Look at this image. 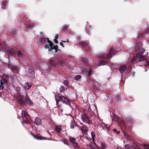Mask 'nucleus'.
Returning <instances> with one entry per match:
<instances>
[{
    "label": "nucleus",
    "instance_id": "nucleus-47",
    "mask_svg": "<svg viewBox=\"0 0 149 149\" xmlns=\"http://www.w3.org/2000/svg\"><path fill=\"white\" fill-rule=\"evenodd\" d=\"M6 54H8L9 53H8V52L6 51Z\"/></svg>",
    "mask_w": 149,
    "mask_h": 149
},
{
    "label": "nucleus",
    "instance_id": "nucleus-6",
    "mask_svg": "<svg viewBox=\"0 0 149 149\" xmlns=\"http://www.w3.org/2000/svg\"><path fill=\"white\" fill-rule=\"evenodd\" d=\"M47 42L48 44L45 45V48L48 49L49 51H50L54 49V46L51 41H49V39H47Z\"/></svg>",
    "mask_w": 149,
    "mask_h": 149
},
{
    "label": "nucleus",
    "instance_id": "nucleus-44",
    "mask_svg": "<svg viewBox=\"0 0 149 149\" xmlns=\"http://www.w3.org/2000/svg\"><path fill=\"white\" fill-rule=\"evenodd\" d=\"M104 56V55L103 54H102L101 56H100V55L99 56V57H102Z\"/></svg>",
    "mask_w": 149,
    "mask_h": 149
},
{
    "label": "nucleus",
    "instance_id": "nucleus-45",
    "mask_svg": "<svg viewBox=\"0 0 149 149\" xmlns=\"http://www.w3.org/2000/svg\"><path fill=\"white\" fill-rule=\"evenodd\" d=\"M31 134L34 137V136L35 135H34L32 133H31Z\"/></svg>",
    "mask_w": 149,
    "mask_h": 149
},
{
    "label": "nucleus",
    "instance_id": "nucleus-3",
    "mask_svg": "<svg viewBox=\"0 0 149 149\" xmlns=\"http://www.w3.org/2000/svg\"><path fill=\"white\" fill-rule=\"evenodd\" d=\"M78 126L80 128V129L83 134L85 135H87L88 128L86 126L84 125L83 123H80V125H78Z\"/></svg>",
    "mask_w": 149,
    "mask_h": 149
},
{
    "label": "nucleus",
    "instance_id": "nucleus-17",
    "mask_svg": "<svg viewBox=\"0 0 149 149\" xmlns=\"http://www.w3.org/2000/svg\"><path fill=\"white\" fill-rule=\"evenodd\" d=\"M9 76L7 75H4L3 80L4 83H7L9 79Z\"/></svg>",
    "mask_w": 149,
    "mask_h": 149
},
{
    "label": "nucleus",
    "instance_id": "nucleus-51",
    "mask_svg": "<svg viewBox=\"0 0 149 149\" xmlns=\"http://www.w3.org/2000/svg\"><path fill=\"white\" fill-rule=\"evenodd\" d=\"M62 42H66V41H63Z\"/></svg>",
    "mask_w": 149,
    "mask_h": 149
},
{
    "label": "nucleus",
    "instance_id": "nucleus-24",
    "mask_svg": "<svg viewBox=\"0 0 149 149\" xmlns=\"http://www.w3.org/2000/svg\"><path fill=\"white\" fill-rule=\"evenodd\" d=\"M34 138L38 140L45 139V138L43 139L42 137L40 136L35 135L34 136Z\"/></svg>",
    "mask_w": 149,
    "mask_h": 149
},
{
    "label": "nucleus",
    "instance_id": "nucleus-15",
    "mask_svg": "<svg viewBox=\"0 0 149 149\" xmlns=\"http://www.w3.org/2000/svg\"><path fill=\"white\" fill-rule=\"evenodd\" d=\"M111 117L112 120L113 121L116 122H117L118 121V118L116 116L115 114L112 113V115H111Z\"/></svg>",
    "mask_w": 149,
    "mask_h": 149
},
{
    "label": "nucleus",
    "instance_id": "nucleus-31",
    "mask_svg": "<svg viewBox=\"0 0 149 149\" xmlns=\"http://www.w3.org/2000/svg\"><path fill=\"white\" fill-rule=\"evenodd\" d=\"M91 136L93 139H94L95 137V133L93 132H91Z\"/></svg>",
    "mask_w": 149,
    "mask_h": 149
},
{
    "label": "nucleus",
    "instance_id": "nucleus-27",
    "mask_svg": "<svg viewBox=\"0 0 149 149\" xmlns=\"http://www.w3.org/2000/svg\"><path fill=\"white\" fill-rule=\"evenodd\" d=\"M81 76L80 75H78L75 76L74 77V79L76 80H79L81 78Z\"/></svg>",
    "mask_w": 149,
    "mask_h": 149
},
{
    "label": "nucleus",
    "instance_id": "nucleus-10",
    "mask_svg": "<svg viewBox=\"0 0 149 149\" xmlns=\"http://www.w3.org/2000/svg\"><path fill=\"white\" fill-rule=\"evenodd\" d=\"M101 126L104 130L106 131L107 132H108L109 130V127H107L105 124L103 122H102L101 124Z\"/></svg>",
    "mask_w": 149,
    "mask_h": 149
},
{
    "label": "nucleus",
    "instance_id": "nucleus-12",
    "mask_svg": "<svg viewBox=\"0 0 149 149\" xmlns=\"http://www.w3.org/2000/svg\"><path fill=\"white\" fill-rule=\"evenodd\" d=\"M127 68L128 67L125 65H122L120 67L119 70L120 73L123 74Z\"/></svg>",
    "mask_w": 149,
    "mask_h": 149
},
{
    "label": "nucleus",
    "instance_id": "nucleus-33",
    "mask_svg": "<svg viewBox=\"0 0 149 149\" xmlns=\"http://www.w3.org/2000/svg\"><path fill=\"white\" fill-rule=\"evenodd\" d=\"M64 84L66 86H68L69 84L68 81L67 80H65L63 81Z\"/></svg>",
    "mask_w": 149,
    "mask_h": 149
},
{
    "label": "nucleus",
    "instance_id": "nucleus-53",
    "mask_svg": "<svg viewBox=\"0 0 149 149\" xmlns=\"http://www.w3.org/2000/svg\"><path fill=\"white\" fill-rule=\"evenodd\" d=\"M147 71V70H145V71Z\"/></svg>",
    "mask_w": 149,
    "mask_h": 149
},
{
    "label": "nucleus",
    "instance_id": "nucleus-21",
    "mask_svg": "<svg viewBox=\"0 0 149 149\" xmlns=\"http://www.w3.org/2000/svg\"><path fill=\"white\" fill-rule=\"evenodd\" d=\"M23 98H22L21 97L20 99H18V102L21 105H22L23 106H24V105H25V104H24V100L23 99Z\"/></svg>",
    "mask_w": 149,
    "mask_h": 149
},
{
    "label": "nucleus",
    "instance_id": "nucleus-11",
    "mask_svg": "<svg viewBox=\"0 0 149 149\" xmlns=\"http://www.w3.org/2000/svg\"><path fill=\"white\" fill-rule=\"evenodd\" d=\"M32 86V83L28 82H26L24 85V87L26 90H28Z\"/></svg>",
    "mask_w": 149,
    "mask_h": 149
},
{
    "label": "nucleus",
    "instance_id": "nucleus-25",
    "mask_svg": "<svg viewBox=\"0 0 149 149\" xmlns=\"http://www.w3.org/2000/svg\"><path fill=\"white\" fill-rule=\"evenodd\" d=\"M3 83L2 80H0V89L3 90L4 89Z\"/></svg>",
    "mask_w": 149,
    "mask_h": 149
},
{
    "label": "nucleus",
    "instance_id": "nucleus-37",
    "mask_svg": "<svg viewBox=\"0 0 149 149\" xmlns=\"http://www.w3.org/2000/svg\"><path fill=\"white\" fill-rule=\"evenodd\" d=\"M93 71L91 70H89L88 72V75L90 76L92 73Z\"/></svg>",
    "mask_w": 149,
    "mask_h": 149
},
{
    "label": "nucleus",
    "instance_id": "nucleus-39",
    "mask_svg": "<svg viewBox=\"0 0 149 149\" xmlns=\"http://www.w3.org/2000/svg\"><path fill=\"white\" fill-rule=\"evenodd\" d=\"M58 36L57 34H56L55 35V39H58Z\"/></svg>",
    "mask_w": 149,
    "mask_h": 149
},
{
    "label": "nucleus",
    "instance_id": "nucleus-30",
    "mask_svg": "<svg viewBox=\"0 0 149 149\" xmlns=\"http://www.w3.org/2000/svg\"><path fill=\"white\" fill-rule=\"evenodd\" d=\"M142 146L143 147L144 149H149V145L147 144H143Z\"/></svg>",
    "mask_w": 149,
    "mask_h": 149
},
{
    "label": "nucleus",
    "instance_id": "nucleus-48",
    "mask_svg": "<svg viewBox=\"0 0 149 149\" xmlns=\"http://www.w3.org/2000/svg\"><path fill=\"white\" fill-rule=\"evenodd\" d=\"M67 42H69V41H68V39L67 40Z\"/></svg>",
    "mask_w": 149,
    "mask_h": 149
},
{
    "label": "nucleus",
    "instance_id": "nucleus-9",
    "mask_svg": "<svg viewBox=\"0 0 149 149\" xmlns=\"http://www.w3.org/2000/svg\"><path fill=\"white\" fill-rule=\"evenodd\" d=\"M35 123L38 125H40L42 123V120L39 117H37L34 121Z\"/></svg>",
    "mask_w": 149,
    "mask_h": 149
},
{
    "label": "nucleus",
    "instance_id": "nucleus-38",
    "mask_svg": "<svg viewBox=\"0 0 149 149\" xmlns=\"http://www.w3.org/2000/svg\"><path fill=\"white\" fill-rule=\"evenodd\" d=\"M63 143L65 144L68 145V141L66 140H63Z\"/></svg>",
    "mask_w": 149,
    "mask_h": 149
},
{
    "label": "nucleus",
    "instance_id": "nucleus-35",
    "mask_svg": "<svg viewBox=\"0 0 149 149\" xmlns=\"http://www.w3.org/2000/svg\"><path fill=\"white\" fill-rule=\"evenodd\" d=\"M90 148L91 149H96L97 148H96L93 145H90Z\"/></svg>",
    "mask_w": 149,
    "mask_h": 149
},
{
    "label": "nucleus",
    "instance_id": "nucleus-54",
    "mask_svg": "<svg viewBox=\"0 0 149 149\" xmlns=\"http://www.w3.org/2000/svg\"><path fill=\"white\" fill-rule=\"evenodd\" d=\"M96 149H98V148H97Z\"/></svg>",
    "mask_w": 149,
    "mask_h": 149
},
{
    "label": "nucleus",
    "instance_id": "nucleus-20",
    "mask_svg": "<svg viewBox=\"0 0 149 149\" xmlns=\"http://www.w3.org/2000/svg\"><path fill=\"white\" fill-rule=\"evenodd\" d=\"M81 44L83 47H85L86 49H87L89 48L88 44L86 42H83L81 43Z\"/></svg>",
    "mask_w": 149,
    "mask_h": 149
},
{
    "label": "nucleus",
    "instance_id": "nucleus-18",
    "mask_svg": "<svg viewBox=\"0 0 149 149\" xmlns=\"http://www.w3.org/2000/svg\"><path fill=\"white\" fill-rule=\"evenodd\" d=\"M82 71L83 72V73L84 74L86 75L88 72V70L86 67L85 65L82 68Z\"/></svg>",
    "mask_w": 149,
    "mask_h": 149
},
{
    "label": "nucleus",
    "instance_id": "nucleus-43",
    "mask_svg": "<svg viewBox=\"0 0 149 149\" xmlns=\"http://www.w3.org/2000/svg\"><path fill=\"white\" fill-rule=\"evenodd\" d=\"M56 40L57 39H55L54 41V42H55V43H58V41L57 40Z\"/></svg>",
    "mask_w": 149,
    "mask_h": 149
},
{
    "label": "nucleus",
    "instance_id": "nucleus-49",
    "mask_svg": "<svg viewBox=\"0 0 149 149\" xmlns=\"http://www.w3.org/2000/svg\"><path fill=\"white\" fill-rule=\"evenodd\" d=\"M48 139V140H51V139Z\"/></svg>",
    "mask_w": 149,
    "mask_h": 149
},
{
    "label": "nucleus",
    "instance_id": "nucleus-26",
    "mask_svg": "<svg viewBox=\"0 0 149 149\" xmlns=\"http://www.w3.org/2000/svg\"><path fill=\"white\" fill-rule=\"evenodd\" d=\"M76 125V123L74 122H73L72 121H71V122L70 123V127L71 129H73L74 128V127Z\"/></svg>",
    "mask_w": 149,
    "mask_h": 149
},
{
    "label": "nucleus",
    "instance_id": "nucleus-46",
    "mask_svg": "<svg viewBox=\"0 0 149 149\" xmlns=\"http://www.w3.org/2000/svg\"><path fill=\"white\" fill-rule=\"evenodd\" d=\"M147 32H149V29H148L146 31Z\"/></svg>",
    "mask_w": 149,
    "mask_h": 149
},
{
    "label": "nucleus",
    "instance_id": "nucleus-22",
    "mask_svg": "<svg viewBox=\"0 0 149 149\" xmlns=\"http://www.w3.org/2000/svg\"><path fill=\"white\" fill-rule=\"evenodd\" d=\"M47 39L48 38H45L44 37H42L40 40V41L41 43H45L47 41Z\"/></svg>",
    "mask_w": 149,
    "mask_h": 149
},
{
    "label": "nucleus",
    "instance_id": "nucleus-8",
    "mask_svg": "<svg viewBox=\"0 0 149 149\" xmlns=\"http://www.w3.org/2000/svg\"><path fill=\"white\" fill-rule=\"evenodd\" d=\"M81 118L83 122L85 123H89L90 121L88 117L85 114H83L81 116Z\"/></svg>",
    "mask_w": 149,
    "mask_h": 149
},
{
    "label": "nucleus",
    "instance_id": "nucleus-2",
    "mask_svg": "<svg viewBox=\"0 0 149 149\" xmlns=\"http://www.w3.org/2000/svg\"><path fill=\"white\" fill-rule=\"evenodd\" d=\"M145 52V49L144 48L141 47L139 51L137 54H139V56L141 59L143 61V63L145 65H148V64L149 63L148 61H147L146 60H144V56L142 55V54L144 53Z\"/></svg>",
    "mask_w": 149,
    "mask_h": 149
},
{
    "label": "nucleus",
    "instance_id": "nucleus-28",
    "mask_svg": "<svg viewBox=\"0 0 149 149\" xmlns=\"http://www.w3.org/2000/svg\"><path fill=\"white\" fill-rule=\"evenodd\" d=\"M55 129L57 132H59L61 130V127L59 126H56Z\"/></svg>",
    "mask_w": 149,
    "mask_h": 149
},
{
    "label": "nucleus",
    "instance_id": "nucleus-14",
    "mask_svg": "<svg viewBox=\"0 0 149 149\" xmlns=\"http://www.w3.org/2000/svg\"><path fill=\"white\" fill-rule=\"evenodd\" d=\"M69 139L71 142L74 144V146L77 147V146L78 145V143L75 141V139L71 136H70L69 138Z\"/></svg>",
    "mask_w": 149,
    "mask_h": 149
},
{
    "label": "nucleus",
    "instance_id": "nucleus-19",
    "mask_svg": "<svg viewBox=\"0 0 149 149\" xmlns=\"http://www.w3.org/2000/svg\"><path fill=\"white\" fill-rule=\"evenodd\" d=\"M114 49H111L108 55L107 58L109 59L111 56L113 54Z\"/></svg>",
    "mask_w": 149,
    "mask_h": 149
},
{
    "label": "nucleus",
    "instance_id": "nucleus-5",
    "mask_svg": "<svg viewBox=\"0 0 149 149\" xmlns=\"http://www.w3.org/2000/svg\"><path fill=\"white\" fill-rule=\"evenodd\" d=\"M21 114L22 118H23L24 122L26 124H28V122L27 121L25 120L24 118H25V119L27 120L28 119V118L29 117V115L28 112L26 111H22Z\"/></svg>",
    "mask_w": 149,
    "mask_h": 149
},
{
    "label": "nucleus",
    "instance_id": "nucleus-16",
    "mask_svg": "<svg viewBox=\"0 0 149 149\" xmlns=\"http://www.w3.org/2000/svg\"><path fill=\"white\" fill-rule=\"evenodd\" d=\"M17 54L20 58H24L25 56L24 54L22 53L20 50L18 51Z\"/></svg>",
    "mask_w": 149,
    "mask_h": 149
},
{
    "label": "nucleus",
    "instance_id": "nucleus-52",
    "mask_svg": "<svg viewBox=\"0 0 149 149\" xmlns=\"http://www.w3.org/2000/svg\"><path fill=\"white\" fill-rule=\"evenodd\" d=\"M148 52H147V53H146V54H148Z\"/></svg>",
    "mask_w": 149,
    "mask_h": 149
},
{
    "label": "nucleus",
    "instance_id": "nucleus-23",
    "mask_svg": "<svg viewBox=\"0 0 149 149\" xmlns=\"http://www.w3.org/2000/svg\"><path fill=\"white\" fill-rule=\"evenodd\" d=\"M125 149H134L133 146L130 144L125 146Z\"/></svg>",
    "mask_w": 149,
    "mask_h": 149
},
{
    "label": "nucleus",
    "instance_id": "nucleus-42",
    "mask_svg": "<svg viewBox=\"0 0 149 149\" xmlns=\"http://www.w3.org/2000/svg\"><path fill=\"white\" fill-rule=\"evenodd\" d=\"M105 64H106L104 62H103L101 63V65H105Z\"/></svg>",
    "mask_w": 149,
    "mask_h": 149
},
{
    "label": "nucleus",
    "instance_id": "nucleus-34",
    "mask_svg": "<svg viewBox=\"0 0 149 149\" xmlns=\"http://www.w3.org/2000/svg\"><path fill=\"white\" fill-rule=\"evenodd\" d=\"M63 31H66L67 30V27L65 26H63Z\"/></svg>",
    "mask_w": 149,
    "mask_h": 149
},
{
    "label": "nucleus",
    "instance_id": "nucleus-32",
    "mask_svg": "<svg viewBox=\"0 0 149 149\" xmlns=\"http://www.w3.org/2000/svg\"><path fill=\"white\" fill-rule=\"evenodd\" d=\"M64 89V87L63 86H61L59 89L60 93H62L63 92Z\"/></svg>",
    "mask_w": 149,
    "mask_h": 149
},
{
    "label": "nucleus",
    "instance_id": "nucleus-36",
    "mask_svg": "<svg viewBox=\"0 0 149 149\" xmlns=\"http://www.w3.org/2000/svg\"><path fill=\"white\" fill-rule=\"evenodd\" d=\"M113 131L114 132H116V133L118 134H119L120 133V132L119 131H117L116 129H113Z\"/></svg>",
    "mask_w": 149,
    "mask_h": 149
},
{
    "label": "nucleus",
    "instance_id": "nucleus-29",
    "mask_svg": "<svg viewBox=\"0 0 149 149\" xmlns=\"http://www.w3.org/2000/svg\"><path fill=\"white\" fill-rule=\"evenodd\" d=\"M101 149H106V147L105 144L104 143H101Z\"/></svg>",
    "mask_w": 149,
    "mask_h": 149
},
{
    "label": "nucleus",
    "instance_id": "nucleus-7",
    "mask_svg": "<svg viewBox=\"0 0 149 149\" xmlns=\"http://www.w3.org/2000/svg\"><path fill=\"white\" fill-rule=\"evenodd\" d=\"M139 54H136V57L132 58L131 60V62L132 64H134L139 62H143V61L141 59L139 56Z\"/></svg>",
    "mask_w": 149,
    "mask_h": 149
},
{
    "label": "nucleus",
    "instance_id": "nucleus-4",
    "mask_svg": "<svg viewBox=\"0 0 149 149\" xmlns=\"http://www.w3.org/2000/svg\"><path fill=\"white\" fill-rule=\"evenodd\" d=\"M26 75L30 79H33L35 77V75L33 70L29 67L28 68Z\"/></svg>",
    "mask_w": 149,
    "mask_h": 149
},
{
    "label": "nucleus",
    "instance_id": "nucleus-41",
    "mask_svg": "<svg viewBox=\"0 0 149 149\" xmlns=\"http://www.w3.org/2000/svg\"><path fill=\"white\" fill-rule=\"evenodd\" d=\"M60 45L62 46L63 47H64V46L63 45V43L62 42H60Z\"/></svg>",
    "mask_w": 149,
    "mask_h": 149
},
{
    "label": "nucleus",
    "instance_id": "nucleus-50",
    "mask_svg": "<svg viewBox=\"0 0 149 149\" xmlns=\"http://www.w3.org/2000/svg\"><path fill=\"white\" fill-rule=\"evenodd\" d=\"M61 111L62 112H63V109H61Z\"/></svg>",
    "mask_w": 149,
    "mask_h": 149
},
{
    "label": "nucleus",
    "instance_id": "nucleus-40",
    "mask_svg": "<svg viewBox=\"0 0 149 149\" xmlns=\"http://www.w3.org/2000/svg\"><path fill=\"white\" fill-rule=\"evenodd\" d=\"M7 3V1H4V2H2V4L3 5H6V4Z\"/></svg>",
    "mask_w": 149,
    "mask_h": 149
},
{
    "label": "nucleus",
    "instance_id": "nucleus-1",
    "mask_svg": "<svg viewBox=\"0 0 149 149\" xmlns=\"http://www.w3.org/2000/svg\"><path fill=\"white\" fill-rule=\"evenodd\" d=\"M55 97L56 104H58L59 102L60 101H61L63 103L69 105L71 107L70 102L69 99L63 96L61 94H58L57 95H55Z\"/></svg>",
    "mask_w": 149,
    "mask_h": 149
},
{
    "label": "nucleus",
    "instance_id": "nucleus-13",
    "mask_svg": "<svg viewBox=\"0 0 149 149\" xmlns=\"http://www.w3.org/2000/svg\"><path fill=\"white\" fill-rule=\"evenodd\" d=\"M24 101L26 102V104L29 106H31L32 104L31 101L28 96H25Z\"/></svg>",
    "mask_w": 149,
    "mask_h": 149
}]
</instances>
